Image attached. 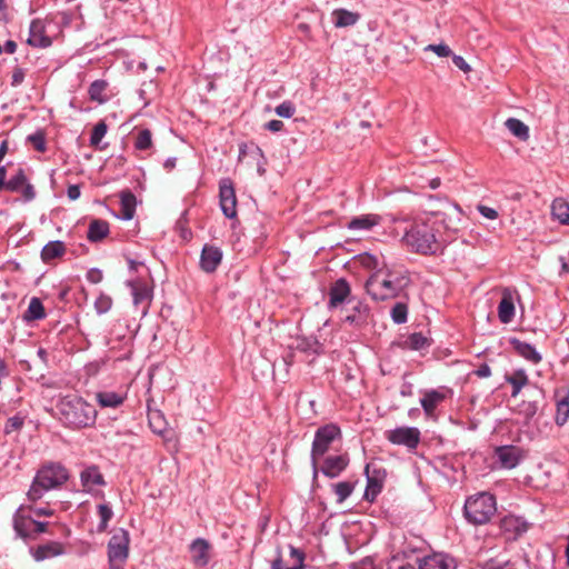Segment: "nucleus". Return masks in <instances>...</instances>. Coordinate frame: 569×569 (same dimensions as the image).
Segmentation results:
<instances>
[{
    "label": "nucleus",
    "mask_w": 569,
    "mask_h": 569,
    "mask_svg": "<svg viewBox=\"0 0 569 569\" xmlns=\"http://www.w3.org/2000/svg\"><path fill=\"white\" fill-rule=\"evenodd\" d=\"M13 529L16 536L22 538L24 540L32 538V523H34V519L30 516L24 515L23 507H19L12 518Z\"/></svg>",
    "instance_id": "a211bd4d"
},
{
    "label": "nucleus",
    "mask_w": 569,
    "mask_h": 569,
    "mask_svg": "<svg viewBox=\"0 0 569 569\" xmlns=\"http://www.w3.org/2000/svg\"><path fill=\"white\" fill-rule=\"evenodd\" d=\"M69 478L68 470L61 463H49L38 470L28 498L31 501L40 500L46 492L61 487Z\"/></svg>",
    "instance_id": "20e7f679"
},
{
    "label": "nucleus",
    "mask_w": 569,
    "mask_h": 569,
    "mask_svg": "<svg viewBox=\"0 0 569 569\" xmlns=\"http://www.w3.org/2000/svg\"><path fill=\"white\" fill-rule=\"evenodd\" d=\"M290 556L296 560V563L291 567H284L281 551L278 550L277 557L271 562V569H303L305 552L293 546H290Z\"/></svg>",
    "instance_id": "c756f323"
},
{
    "label": "nucleus",
    "mask_w": 569,
    "mask_h": 569,
    "mask_svg": "<svg viewBox=\"0 0 569 569\" xmlns=\"http://www.w3.org/2000/svg\"><path fill=\"white\" fill-rule=\"evenodd\" d=\"M32 525V538H34L39 533H43L47 531L48 522L34 520V523Z\"/></svg>",
    "instance_id": "69168bd1"
},
{
    "label": "nucleus",
    "mask_w": 569,
    "mask_h": 569,
    "mask_svg": "<svg viewBox=\"0 0 569 569\" xmlns=\"http://www.w3.org/2000/svg\"><path fill=\"white\" fill-rule=\"evenodd\" d=\"M108 88V82L102 79L94 80L88 89V94L92 101H97L98 103H104L108 100L106 96V90Z\"/></svg>",
    "instance_id": "4c0bfd02"
},
{
    "label": "nucleus",
    "mask_w": 569,
    "mask_h": 569,
    "mask_svg": "<svg viewBox=\"0 0 569 569\" xmlns=\"http://www.w3.org/2000/svg\"><path fill=\"white\" fill-rule=\"evenodd\" d=\"M57 410L62 423L70 429L88 428L96 423V408L77 395L60 398Z\"/></svg>",
    "instance_id": "7ed1b4c3"
},
{
    "label": "nucleus",
    "mask_w": 569,
    "mask_h": 569,
    "mask_svg": "<svg viewBox=\"0 0 569 569\" xmlns=\"http://www.w3.org/2000/svg\"><path fill=\"white\" fill-rule=\"evenodd\" d=\"M108 127L104 121H99L92 129L90 136V144L98 146L102 138L106 136Z\"/></svg>",
    "instance_id": "09e8293b"
},
{
    "label": "nucleus",
    "mask_w": 569,
    "mask_h": 569,
    "mask_svg": "<svg viewBox=\"0 0 569 569\" xmlns=\"http://www.w3.org/2000/svg\"><path fill=\"white\" fill-rule=\"evenodd\" d=\"M508 562H500L495 558H490L479 565L480 569H503Z\"/></svg>",
    "instance_id": "bf43d9fd"
},
{
    "label": "nucleus",
    "mask_w": 569,
    "mask_h": 569,
    "mask_svg": "<svg viewBox=\"0 0 569 569\" xmlns=\"http://www.w3.org/2000/svg\"><path fill=\"white\" fill-rule=\"evenodd\" d=\"M452 62L458 69L462 70L463 72L470 71V66L461 56L453 54Z\"/></svg>",
    "instance_id": "e2e57ef3"
},
{
    "label": "nucleus",
    "mask_w": 569,
    "mask_h": 569,
    "mask_svg": "<svg viewBox=\"0 0 569 569\" xmlns=\"http://www.w3.org/2000/svg\"><path fill=\"white\" fill-rule=\"evenodd\" d=\"M515 289L503 288L501 300L498 305V318L502 323H509L515 318Z\"/></svg>",
    "instance_id": "6ab92c4d"
},
{
    "label": "nucleus",
    "mask_w": 569,
    "mask_h": 569,
    "mask_svg": "<svg viewBox=\"0 0 569 569\" xmlns=\"http://www.w3.org/2000/svg\"><path fill=\"white\" fill-rule=\"evenodd\" d=\"M30 553L36 561H43L49 558L58 557L64 553V547L59 541H50L44 545H40L37 548L31 547Z\"/></svg>",
    "instance_id": "4be33fe9"
},
{
    "label": "nucleus",
    "mask_w": 569,
    "mask_h": 569,
    "mask_svg": "<svg viewBox=\"0 0 569 569\" xmlns=\"http://www.w3.org/2000/svg\"><path fill=\"white\" fill-rule=\"evenodd\" d=\"M349 461L348 453L329 456L325 458L322 466L318 467V473L321 472L330 479L337 478L347 469Z\"/></svg>",
    "instance_id": "ddd939ff"
},
{
    "label": "nucleus",
    "mask_w": 569,
    "mask_h": 569,
    "mask_svg": "<svg viewBox=\"0 0 569 569\" xmlns=\"http://www.w3.org/2000/svg\"><path fill=\"white\" fill-rule=\"evenodd\" d=\"M112 300L109 296L100 295L94 301V308L99 315L106 313L111 309Z\"/></svg>",
    "instance_id": "5fc2aeb1"
},
{
    "label": "nucleus",
    "mask_w": 569,
    "mask_h": 569,
    "mask_svg": "<svg viewBox=\"0 0 569 569\" xmlns=\"http://www.w3.org/2000/svg\"><path fill=\"white\" fill-rule=\"evenodd\" d=\"M418 562L403 559V553H395L387 562V569H418Z\"/></svg>",
    "instance_id": "a19ab883"
},
{
    "label": "nucleus",
    "mask_w": 569,
    "mask_h": 569,
    "mask_svg": "<svg viewBox=\"0 0 569 569\" xmlns=\"http://www.w3.org/2000/svg\"><path fill=\"white\" fill-rule=\"evenodd\" d=\"M365 472L367 477V487L365 489L363 499L369 502H373L383 488L386 470L382 468L371 469V466L367 465Z\"/></svg>",
    "instance_id": "f8f14e48"
},
{
    "label": "nucleus",
    "mask_w": 569,
    "mask_h": 569,
    "mask_svg": "<svg viewBox=\"0 0 569 569\" xmlns=\"http://www.w3.org/2000/svg\"><path fill=\"white\" fill-rule=\"evenodd\" d=\"M26 78V69L21 67H16L12 71L11 86L18 87L20 86Z\"/></svg>",
    "instance_id": "4d7b16f0"
},
{
    "label": "nucleus",
    "mask_w": 569,
    "mask_h": 569,
    "mask_svg": "<svg viewBox=\"0 0 569 569\" xmlns=\"http://www.w3.org/2000/svg\"><path fill=\"white\" fill-rule=\"evenodd\" d=\"M497 511L496 498L489 492L469 497L463 506V513L469 523L485 525Z\"/></svg>",
    "instance_id": "39448f33"
},
{
    "label": "nucleus",
    "mask_w": 569,
    "mask_h": 569,
    "mask_svg": "<svg viewBox=\"0 0 569 569\" xmlns=\"http://www.w3.org/2000/svg\"><path fill=\"white\" fill-rule=\"evenodd\" d=\"M127 399L126 391L103 390L96 393V401L100 408L117 409L123 405Z\"/></svg>",
    "instance_id": "412c9836"
},
{
    "label": "nucleus",
    "mask_w": 569,
    "mask_h": 569,
    "mask_svg": "<svg viewBox=\"0 0 569 569\" xmlns=\"http://www.w3.org/2000/svg\"><path fill=\"white\" fill-rule=\"evenodd\" d=\"M569 420V393L557 399L555 422L562 427Z\"/></svg>",
    "instance_id": "58836bf2"
},
{
    "label": "nucleus",
    "mask_w": 569,
    "mask_h": 569,
    "mask_svg": "<svg viewBox=\"0 0 569 569\" xmlns=\"http://www.w3.org/2000/svg\"><path fill=\"white\" fill-rule=\"evenodd\" d=\"M370 318V308L368 305L358 301L351 309L345 321L353 327L361 328L366 326Z\"/></svg>",
    "instance_id": "a878e982"
},
{
    "label": "nucleus",
    "mask_w": 569,
    "mask_h": 569,
    "mask_svg": "<svg viewBox=\"0 0 569 569\" xmlns=\"http://www.w3.org/2000/svg\"><path fill=\"white\" fill-rule=\"evenodd\" d=\"M430 345L429 339L422 332H413L406 340V346L411 350H422Z\"/></svg>",
    "instance_id": "37998d69"
},
{
    "label": "nucleus",
    "mask_w": 569,
    "mask_h": 569,
    "mask_svg": "<svg viewBox=\"0 0 569 569\" xmlns=\"http://www.w3.org/2000/svg\"><path fill=\"white\" fill-rule=\"evenodd\" d=\"M109 234V223L106 220L93 219L88 228L87 239L90 242H99Z\"/></svg>",
    "instance_id": "2f4dec72"
},
{
    "label": "nucleus",
    "mask_w": 569,
    "mask_h": 569,
    "mask_svg": "<svg viewBox=\"0 0 569 569\" xmlns=\"http://www.w3.org/2000/svg\"><path fill=\"white\" fill-rule=\"evenodd\" d=\"M222 250L217 246L204 244L200 256V268L207 273L217 270L222 261Z\"/></svg>",
    "instance_id": "4468645a"
},
{
    "label": "nucleus",
    "mask_w": 569,
    "mask_h": 569,
    "mask_svg": "<svg viewBox=\"0 0 569 569\" xmlns=\"http://www.w3.org/2000/svg\"><path fill=\"white\" fill-rule=\"evenodd\" d=\"M396 553H403V559L406 560H415L418 563L422 559V557L419 556V549L413 547L411 543L405 545L399 551Z\"/></svg>",
    "instance_id": "8fccbe9b"
},
{
    "label": "nucleus",
    "mask_w": 569,
    "mask_h": 569,
    "mask_svg": "<svg viewBox=\"0 0 569 569\" xmlns=\"http://www.w3.org/2000/svg\"><path fill=\"white\" fill-rule=\"evenodd\" d=\"M350 295L351 288L349 282L345 278H339L331 284L329 289L328 307L333 309L345 302H349L348 298Z\"/></svg>",
    "instance_id": "dca6fc26"
},
{
    "label": "nucleus",
    "mask_w": 569,
    "mask_h": 569,
    "mask_svg": "<svg viewBox=\"0 0 569 569\" xmlns=\"http://www.w3.org/2000/svg\"><path fill=\"white\" fill-rule=\"evenodd\" d=\"M28 43L36 48H47L51 44V39L44 34V24L41 20L31 21Z\"/></svg>",
    "instance_id": "b1692460"
},
{
    "label": "nucleus",
    "mask_w": 569,
    "mask_h": 569,
    "mask_svg": "<svg viewBox=\"0 0 569 569\" xmlns=\"http://www.w3.org/2000/svg\"><path fill=\"white\" fill-rule=\"evenodd\" d=\"M410 283L411 277L407 269L383 263L381 269L369 276L365 288L372 300L386 301L406 296Z\"/></svg>",
    "instance_id": "f03ea898"
},
{
    "label": "nucleus",
    "mask_w": 569,
    "mask_h": 569,
    "mask_svg": "<svg viewBox=\"0 0 569 569\" xmlns=\"http://www.w3.org/2000/svg\"><path fill=\"white\" fill-rule=\"evenodd\" d=\"M505 380L512 387V398H516L521 392L522 388L529 385V377L525 369H517L512 373L506 375Z\"/></svg>",
    "instance_id": "c85d7f7f"
},
{
    "label": "nucleus",
    "mask_w": 569,
    "mask_h": 569,
    "mask_svg": "<svg viewBox=\"0 0 569 569\" xmlns=\"http://www.w3.org/2000/svg\"><path fill=\"white\" fill-rule=\"evenodd\" d=\"M426 50L433 51L438 57H449L452 53L451 49L447 44H443V43L429 44L426 48Z\"/></svg>",
    "instance_id": "6e6d98bb"
},
{
    "label": "nucleus",
    "mask_w": 569,
    "mask_h": 569,
    "mask_svg": "<svg viewBox=\"0 0 569 569\" xmlns=\"http://www.w3.org/2000/svg\"><path fill=\"white\" fill-rule=\"evenodd\" d=\"M341 429L333 422L326 423L316 430L310 453L313 480L318 477L319 459L329 451L336 440H341Z\"/></svg>",
    "instance_id": "423d86ee"
},
{
    "label": "nucleus",
    "mask_w": 569,
    "mask_h": 569,
    "mask_svg": "<svg viewBox=\"0 0 569 569\" xmlns=\"http://www.w3.org/2000/svg\"><path fill=\"white\" fill-rule=\"evenodd\" d=\"M28 141H30L33 148L39 152H44L47 149L46 137L41 131H37L33 134H30L28 137Z\"/></svg>",
    "instance_id": "864d4df0"
},
{
    "label": "nucleus",
    "mask_w": 569,
    "mask_h": 569,
    "mask_svg": "<svg viewBox=\"0 0 569 569\" xmlns=\"http://www.w3.org/2000/svg\"><path fill=\"white\" fill-rule=\"evenodd\" d=\"M120 197V213L117 216L122 220H131L136 213L137 199L133 192L129 189L122 190Z\"/></svg>",
    "instance_id": "cd10ccee"
},
{
    "label": "nucleus",
    "mask_w": 569,
    "mask_h": 569,
    "mask_svg": "<svg viewBox=\"0 0 569 569\" xmlns=\"http://www.w3.org/2000/svg\"><path fill=\"white\" fill-rule=\"evenodd\" d=\"M506 128L521 141L529 139V127L517 118H509L505 122Z\"/></svg>",
    "instance_id": "e433bc0d"
},
{
    "label": "nucleus",
    "mask_w": 569,
    "mask_h": 569,
    "mask_svg": "<svg viewBox=\"0 0 569 569\" xmlns=\"http://www.w3.org/2000/svg\"><path fill=\"white\" fill-rule=\"evenodd\" d=\"M189 552L196 567H206L210 561V543L203 538L194 539L189 546Z\"/></svg>",
    "instance_id": "f3484780"
},
{
    "label": "nucleus",
    "mask_w": 569,
    "mask_h": 569,
    "mask_svg": "<svg viewBox=\"0 0 569 569\" xmlns=\"http://www.w3.org/2000/svg\"><path fill=\"white\" fill-rule=\"evenodd\" d=\"M23 423L24 418L19 415L10 417L4 425V432L9 435L13 431L20 430L23 427Z\"/></svg>",
    "instance_id": "603ef678"
},
{
    "label": "nucleus",
    "mask_w": 569,
    "mask_h": 569,
    "mask_svg": "<svg viewBox=\"0 0 569 569\" xmlns=\"http://www.w3.org/2000/svg\"><path fill=\"white\" fill-rule=\"evenodd\" d=\"M81 194L80 187L78 184H70L67 189V196L70 200L79 199Z\"/></svg>",
    "instance_id": "774afa93"
},
{
    "label": "nucleus",
    "mask_w": 569,
    "mask_h": 569,
    "mask_svg": "<svg viewBox=\"0 0 569 569\" xmlns=\"http://www.w3.org/2000/svg\"><path fill=\"white\" fill-rule=\"evenodd\" d=\"M386 438L392 445L405 446L413 450L420 442L421 433L418 428L406 426L387 431Z\"/></svg>",
    "instance_id": "6e6552de"
},
{
    "label": "nucleus",
    "mask_w": 569,
    "mask_h": 569,
    "mask_svg": "<svg viewBox=\"0 0 569 569\" xmlns=\"http://www.w3.org/2000/svg\"><path fill=\"white\" fill-rule=\"evenodd\" d=\"M382 221L381 216L367 213L353 217L347 223V228L353 231H370L373 227L379 226Z\"/></svg>",
    "instance_id": "393cba45"
},
{
    "label": "nucleus",
    "mask_w": 569,
    "mask_h": 569,
    "mask_svg": "<svg viewBox=\"0 0 569 569\" xmlns=\"http://www.w3.org/2000/svg\"><path fill=\"white\" fill-rule=\"evenodd\" d=\"M130 535L128 530L118 528L108 542V560L111 569H123L129 557Z\"/></svg>",
    "instance_id": "0eeeda50"
},
{
    "label": "nucleus",
    "mask_w": 569,
    "mask_h": 569,
    "mask_svg": "<svg viewBox=\"0 0 569 569\" xmlns=\"http://www.w3.org/2000/svg\"><path fill=\"white\" fill-rule=\"evenodd\" d=\"M274 111L281 118H291L296 112V107L291 101L286 100L277 106Z\"/></svg>",
    "instance_id": "3c124183"
},
{
    "label": "nucleus",
    "mask_w": 569,
    "mask_h": 569,
    "mask_svg": "<svg viewBox=\"0 0 569 569\" xmlns=\"http://www.w3.org/2000/svg\"><path fill=\"white\" fill-rule=\"evenodd\" d=\"M44 318H46V310H44L42 301L37 297L31 298L28 309L23 313V320L27 322H30V321L41 320Z\"/></svg>",
    "instance_id": "c9c22d12"
},
{
    "label": "nucleus",
    "mask_w": 569,
    "mask_h": 569,
    "mask_svg": "<svg viewBox=\"0 0 569 569\" xmlns=\"http://www.w3.org/2000/svg\"><path fill=\"white\" fill-rule=\"evenodd\" d=\"M66 249L67 248L63 241H49L41 250V259L44 263H49L51 260L63 256Z\"/></svg>",
    "instance_id": "72a5a7b5"
},
{
    "label": "nucleus",
    "mask_w": 569,
    "mask_h": 569,
    "mask_svg": "<svg viewBox=\"0 0 569 569\" xmlns=\"http://www.w3.org/2000/svg\"><path fill=\"white\" fill-rule=\"evenodd\" d=\"M509 345L520 357H522L527 361L533 365H538L539 362H541L542 357L532 345L521 341L516 337L509 338Z\"/></svg>",
    "instance_id": "5701e85b"
},
{
    "label": "nucleus",
    "mask_w": 569,
    "mask_h": 569,
    "mask_svg": "<svg viewBox=\"0 0 569 569\" xmlns=\"http://www.w3.org/2000/svg\"><path fill=\"white\" fill-rule=\"evenodd\" d=\"M476 376L479 378H488L491 376V368L487 363H482L478 367V369L475 371Z\"/></svg>",
    "instance_id": "338daca9"
},
{
    "label": "nucleus",
    "mask_w": 569,
    "mask_h": 569,
    "mask_svg": "<svg viewBox=\"0 0 569 569\" xmlns=\"http://www.w3.org/2000/svg\"><path fill=\"white\" fill-rule=\"evenodd\" d=\"M152 147V133L149 129H142L138 132L134 140L137 150H148Z\"/></svg>",
    "instance_id": "49530a36"
},
{
    "label": "nucleus",
    "mask_w": 569,
    "mask_h": 569,
    "mask_svg": "<svg viewBox=\"0 0 569 569\" xmlns=\"http://www.w3.org/2000/svg\"><path fill=\"white\" fill-rule=\"evenodd\" d=\"M219 200L222 213L228 219L237 218V197L233 182L230 178H223L220 180Z\"/></svg>",
    "instance_id": "9d476101"
},
{
    "label": "nucleus",
    "mask_w": 569,
    "mask_h": 569,
    "mask_svg": "<svg viewBox=\"0 0 569 569\" xmlns=\"http://www.w3.org/2000/svg\"><path fill=\"white\" fill-rule=\"evenodd\" d=\"M499 528L506 540L513 541L527 532L529 523L522 517L508 515L500 520Z\"/></svg>",
    "instance_id": "9b49d317"
},
{
    "label": "nucleus",
    "mask_w": 569,
    "mask_h": 569,
    "mask_svg": "<svg viewBox=\"0 0 569 569\" xmlns=\"http://www.w3.org/2000/svg\"><path fill=\"white\" fill-rule=\"evenodd\" d=\"M356 483L357 481H340L331 486L335 495L337 496L338 503H342L351 496Z\"/></svg>",
    "instance_id": "ea45409f"
},
{
    "label": "nucleus",
    "mask_w": 569,
    "mask_h": 569,
    "mask_svg": "<svg viewBox=\"0 0 569 569\" xmlns=\"http://www.w3.org/2000/svg\"><path fill=\"white\" fill-rule=\"evenodd\" d=\"M446 399V395L439 390L432 389L425 393L420 399V405L426 415L430 416L437 406Z\"/></svg>",
    "instance_id": "473e14b6"
},
{
    "label": "nucleus",
    "mask_w": 569,
    "mask_h": 569,
    "mask_svg": "<svg viewBox=\"0 0 569 569\" xmlns=\"http://www.w3.org/2000/svg\"><path fill=\"white\" fill-rule=\"evenodd\" d=\"M552 213L561 223L569 224V203L555 201L552 203Z\"/></svg>",
    "instance_id": "de8ad7c7"
},
{
    "label": "nucleus",
    "mask_w": 569,
    "mask_h": 569,
    "mask_svg": "<svg viewBox=\"0 0 569 569\" xmlns=\"http://www.w3.org/2000/svg\"><path fill=\"white\" fill-rule=\"evenodd\" d=\"M81 485L86 491H90L94 486H104L106 481L99 468L94 465L84 468L80 473Z\"/></svg>",
    "instance_id": "bb28decb"
},
{
    "label": "nucleus",
    "mask_w": 569,
    "mask_h": 569,
    "mask_svg": "<svg viewBox=\"0 0 569 569\" xmlns=\"http://www.w3.org/2000/svg\"><path fill=\"white\" fill-rule=\"evenodd\" d=\"M495 456L505 469L517 467L521 460L520 449L516 446H500L495 450Z\"/></svg>",
    "instance_id": "aec40b11"
},
{
    "label": "nucleus",
    "mask_w": 569,
    "mask_h": 569,
    "mask_svg": "<svg viewBox=\"0 0 569 569\" xmlns=\"http://www.w3.org/2000/svg\"><path fill=\"white\" fill-rule=\"evenodd\" d=\"M97 511L100 518V522L97 526V531L104 532L108 528L109 521L113 517V511L108 503H100L97 507Z\"/></svg>",
    "instance_id": "79ce46f5"
},
{
    "label": "nucleus",
    "mask_w": 569,
    "mask_h": 569,
    "mask_svg": "<svg viewBox=\"0 0 569 569\" xmlns=\"http://www.w3.org/2000/svg\"><path fill=\"white\" fill-rule=\"evenodd\" d=\"M284 124L281 120H270L264 124V129L271 132H279L283 129Z\"/></svg>",
    "instance_id": "680f3d73"
},
{
    "label": "nucleus",
    "mask_w": 569,
    "mask_h": 569,
    "mask_svg": "<svg viewBox=\"0 0 569 569\" xmlns=\"http://www.w3.org/2000/svg\"><path fill=\"white\" fill-rule=\"evenodd\" d=\"M87 279L91 283H98L102 280V272L99 269H90L87 273Z\"/></svg>",
    "instance_id": "0e129e2a"
},
{
    "label": "nucleus",
    "mask_w": 569,
    "mask_h": 569,
    "mask_svg": "<svg viewBox=\"0 0 569 569\" xmlns=\"http://www.w3.org/2000/svg\"><path fill=\"white\" fill-rule=\"evenodd\" d=\"M336 28H346L356 24L360 18L359 13L346 9H337L332 12Z\"/></svg>",
    "instance_id": "f704fd0d"
},
{
    "label": "nucleus",
    "mask_w": 569,
    "mask_h": 569,
    "mask_svg": "<svg viewBox=\"0 0 569 569\" xmlns=\"http://www.w3.org/2000/svg\"><path fill=\"white\" fill-rule=\"evenodd\" d=\"M128 286L131 288V293L133 297V303L136 306H139L141 303L146 302V306L143 307V313L147 312L150 301V290L147 287V284L142 282H136V281H129Z\"/></svg>",
    "instance_id": "7c9ffc66"
},
{
    "label": "nucleus",
    "mask_w": 569,
    "mask_h": 569,
    "mask_svg": "<svg viewBox=\"0 0 569 569\" xmlns=\"http://www.w3.org/2000/svg\"><path fill=\"white\" fill-rule=\"evenodd\" d=\"M442 229H445V218L440 213L417 218L405 230L402 241L415 253L436 254L445 246Z\"/></svg>",
    "instance_id": "f257e3e1"
},
{
    "label": "nucleus",
    "mask_w": 569,
    "mask_h": 569,
    "mask_svg": "<svg viewBox=\"0 0 569 569\" xmlns=\"http://www.w3.org/2000/svg\"><path fill=\"white\" fill-rule=\"evenodd\" d=\"M418 569H457V563L452 557L442 552H433L422 557Z\"/></svg>",
    "instance_id": "2eb2a0df"
},
{
    "label": "nucleus",
    "mask_w": 569,
    "mask_h": 569,
    "mask_svg": "<svg viewBox=\"0 0 569 569\" xmlns=\"http://www.w3.org/2000/svg\"><path fill=\"white\" fill-rule=\"evenodd\" d=\"M358 261L363 268L370 270L371 273L381 269L382 264L385 263V262H380L378 257H376L371 253H368V252L359 254Z\"/></svg>",
    "instance_id": "a18cd8bd"
},
{
    "label": "nucleus",
    "mask_w": 569,
    "mask_h": 569,
    "mask_svg": "<svg viewBox=\"0 0 569 569\" xmlns=\"http://www.w3.org/2000/svg\"><path fill=\"white\" fill-rule=\"evenodd\" d=\"M392 321L397 325L406 323L408 320V305L403 301H398L390 311Z\"/></svg>",
    "instance_id": "c03bdc74"
},
{
    "label": "nucleus",
    "mask_w": 569,
    "mask_h": 569,
    "mask_svg": "<svg viewBox=\"0 0 569 569\" xmlns=\"http://www.w3.org/2000/svg\"><path fill=\"white\" fill-rule=\"evenodd\" d=\"M477 210L482 217L487 219L493 220L498 218V211L491 207L479 204Z\"/></svg>",
    "instance_id": "13d9d810"
},
{
    "label": "nucleus",
    "mask_w": 569,
    "mask_h": 569,
    "mask_svg": "<svg viewBox=\"0 0 569 569\" xmlns=\"http://www.w3.org/2000/svg\"><path fill=\"white\" fill-rule=\"evenodd\" d=\"M350 569H376V566L373 559L367 557L358 562L351 563Z\"/></svg>",
    "instance_id": "052dcab7"
},
{
    "label": "nucleus",
    "mask_w": 569,
    "mask_h": 569,
    "mask_svg": "<svg viewBox=\"0 0 569 569\" xmlns=\"http://www.w3.org/2000/svg\"><path fill=\"white\" fill-rule=\"evenodd\" d=\"M3 190L8 192L21 193L23 202H30L37 196L34 187L30 183L22 168H19L16 173L7 180Z\"/></svg>",
    "instance_id": "1a4fd4ad"
}]
</instances>
